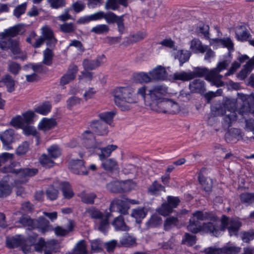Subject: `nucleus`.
I'll list each match as a JSON object with an SVG mask.
<instances>
[{
    "mask_svg": "<svg viewBox=\"0 0 254 254\" xmlns=\"http://www.w3.org/2000/svg\"><path fill=\"white\" fill-rule=\"evenodd\" d=\"M239 198L241 203L246 206L254 205V192H242L239 195Z\"/></svg>",
    "mask_w": 254,
    "mask_h": 254,
    "instance_id": "28",
    "label": "nucleus"
},
{
    "mask_svg": "<svg viewBox=\"0 0 254 254\" xmlns=\"http://www.w3.org/2000/svg\"><path fill=\"white\" fill-rule=\"evenodd\" d=\"M52 109L51 102L49 101H45L34 108V112L43 116L48 115Z\"/></svg>",
    "mask_w": 254,
    "mask_h": 254,
    "instance_id": "17",
    "label": "nucleus"
},
{
    "mask_svg": "<svg viewBox=\"0 0 254 254\" xmlns=\"http://www.w3.org/2000/svg\"><path fill=\"white\" fill-rule=\"evenodd\" d=\"M21 68L20 64L15 62H11L8 65V70L14 75L19 74Z\"/></svg>",
    "mask_w": 254,
    "mask_h": 254,
    "instance_id": "57",
    "label": "nucleus"
},
{
    "mask_svg": "<svg viewBox=\"0 0 254 254\" xmlns=\"http://www.w3.org/2000/svg\"><path fill=\"white\" fill-rule=\"evenodd\" d=\"M82 145L88 149L95 150L99 148L100 143L96 141L94 133L89 130H85L81 135Z\"/></svg>",
    "mask_w": 254,
    "mask_h": 254,
    "instance_id": "7",
    "label": "nucleus"
},
{
    "mask_svg": "<svg viewBox=\"0 0 254 254\" xmlns=\"http://www.w3.org/2000/svg\"><path fill=\"white\" fill-rule=\"evenodd\" d=\"M84 164V161L81 159L72 160L69 162L68 168L74 174L87 175L88 171Z\"/></svg>",
    "mask_w": 254,
    "mask_h": 254,
    "instance_id": "8",
    "label": "nucleus"
},
{
    "mask_svg": "<svg viewBox=\"0 0 254 254\" xmlns=\"http://www.w3.org/2000/svg\"><path fill=\"white\" fill-rule=\"evenodd\" d=\"M203 228L204 231L215 237H217L220 235V231L219 228V226L217 224H214L212 222H208L204 223Z\"/></svg>",
    "mask_w": 254,
    "mask_h": 254,
    "instance_id": "34",
    "label": "nucleus"
},
{
    "mask_svg": "<svg viewBox=\"0 0 254 254\" xmlns=\"http://www.w3.org/2000/svg\"><path fill=\"white\" fill-rule=\"evenodd\" d=\"M207 45H204L198 39H193L191 41L190 48L194 53H204Z\"/></svg>",
    "mask_w": 254,
    "mask_h": 254,
    "instance_id": "25",
    "label": "nucleus"
},
{
    "mask_svg": "<svg viewBox=\"0 0 254 254\" xmlns=\"http://www.w3.org/2000/svg\"><path fill=\"white\" fill-rule=\"evenodd\" d=\"M92 132L97 135H105L108 133V127L106 123H103L101 120L92 121L90 124Z\"/></svg>",
    "mask_w": 254,
    "mask_h": 254,
    "instance_id": "12",
    "label": "nucleus"
},
{
    "mask_svg": "<svg viewBox=\"0 0 254 254\" xmlns=\"http://www.w3.org/2000/svg\"><path fill=\"white\" fill-rule=\"evenodd\" d=\"M235 34L237 39L241 42L247 41L251 36L245 25L238 26Z\"/></svg>",
    "mask_w": 254,
    "mask_h": 254,
    "instance_id": "21",
    "label": "nucleus"
},
{
    "mask_svg": "<svg viewBox=\"0 0 254 254\" xmlns=\"http://www.w3.org/2000/svg\"><path fill=\"white\" fill-rule=\"evenodd\" d=\"M221 45L224 48H226L229 52L234 51V45L230 37L222 38Z\"/></svg>",
    "mask_w": 254,
    "mask_h": 254,
    "instance_id": "62",
    "label": "nucleus"
},
{
    "mask_svg": "<svg viewBox=\"0 0 254 254\" xmlns=\"http://www.w3.org/2000/svg\"><path fill=\"white\" fill-rule=\"evenodd\" d=\"M157 211L160 215L163 216H167L173 211V209L170 206L167 202H165L157 209Z\"/></svg>",
    "mask_w": 254,
    "mask_h": 254,
    "instance_id": "51",
    "label": "nucleus"
},
{
    "mask_svg": "<svg viewBox=\"0 0 254 254\" xmlns=\"http://www.w3.org/2000/svg\"><path fill=\"white\" fill-rule=\"evenodd\" d=\"M52 158L50 156L44 153L40 156L39 161L43 167L51 168L54 166L55 164Z\"/></svg>",
    "mask_w": 254,
    "mask_h": 254,
    "instance_id": "39",
    "label": "nucleus"
},
{
    "mask_svg": "<svg viewBox=\"0 0 254 254\" xmlns=\"http://www.w3.org/2000/svg\"><path fill=\"white\" fill-rule=\"evenodd\" d=\"M102 166L106 171L112 172L119 169L117 162L115 159H106L102 161Z\"/></svg>",
    "mask_w": 254,
    "mask_h": 254,
    "instance_id": "33",
    "label": "nucleus"
},
{
    "mask_svg": "<svg viewBox=\"0 0 254 254\" xmlns=\"http://www.w3.org/2000/svg\"><path fill=\"white\" fill-rule=\"evenodd\" d=\"M173 78L175 80H181L183 81H190L193 79L191 71L187 72L182 71L179 72H175L173 75Z\"/></svg>",
    "mask_w": 254,
    "mask_h": 254,
    "instance_id": "44",
    "label": "nucleus"
},
{
    "mask_svg": "<svg viewBox=\"0 0 254 254\" xmlns=\"http://www.w3.org/2000/svg\"><path fill=\"white\" fill-rule=\"evenodd\" d=\"M211 112L213 116L217 117L224 115L226 111L223 103L218 102L211 105Z\"/></svg>",
    "mask_w": 254,
    "mask_h": 254,
    "instance_id": "29",
    "label": "nucleus"
},
{
    "mask_svg": "<svg viewBox=\"0 0 254 254\" xmlns=\"http://www.w3.org/2000/svg\"><path fill=\"white\" fill-rule=\"evenodd\" d=\"M3 85L6 88L7 91L11 93L15 90V81L9 74H6L3 76Z\"/></svg>",
    "mask_w": 254,
    "mask_h": 254,
    "instance_id": "36",
    "label": "nucleus"
},
{
    "mask_svg": "<svg viewBox=\"0 0 254 254\" xmlns=\"http://www.w3.org/2000/svg\"><path fill=\"white\" fill-rule=\"evenodd\" d=\"M100 145L101 143H100L99 148L97 149H99L101 150V153L99 154V157L101 161H104L108 158L111 155L112 152L115 150L118 147L116 145L113 144L108 145L105 147H101Z\"/></svg>",
    "mask_w": 254,
    "mask_h": 254,
    "instance_id": "22",
    "label": "nucleus"
},
{
    "mask_svg": "<svg viewBox=\"0 0 254 254\" xmlns=\"http://www.w3.org/2000/svg\"><path fill=\"white\" fill-rule=\"evenodd\" d=\"M209 26L203 22H199L196 28V31L201 34L206 39H209Z\"/></svg>",
    "mask_w": 254,
    "mask_h": 254,
    "instance_id": "49",
    "label": "nucleus"
},
{
    "mask_svg": "<svg viewBox=\"0 0 254 254\" xmlns=\"http://www.w3.org/2000/svg\"><path fill=\"white\" fill-rule=\"evenodd\" d=\"M163 188L164 187L155 180L148 188V193L150 195H157Z\"/></svg>",
    "mask_w": 254,
    "mask_h": 254,
    "instance_id": "48",
    "label": "nucleus"
},
{
    "mask_svg": "<svg viewBox=\"0 0 254 254\" xmlns=\"http://www.w3.org/2000/svg\"><path fill=\"white\" fill-rule=\"evenodd\" d=\"M11 192V189L9 185L8 178L3 177L0 181V197H6Z\"/></svg>",
    "mask_w": 254,
    "mask_h": 254,
    "instance_id": "24",
    "label": "nucleus"
},
{
    "mask_svg": "<svg viewBox=\"0 0 254 254\" xmlns=\"http://www.w3.org/2000/svg\"><path fill=\"white\" fill-rule=\"evenodd\" d=\"M53 57L54 54L52 50L49 48H47L43 51V60L42 63L48 66L52 65Z\"/></svg>",
    "mask_w": 254,
    "mask_h": 254,
    "instance_id": "46",
    "label": "nucleus"
},
{
    "mask_svg": "<svg viewBox=\"0 0 254 254\" xmlns=\"http://www.w3.org/2000/svg\"><path fill=\"white\" fill-rule=\"evenodd\" d=\"M78 70L76 65L73 64L69 65L66 73L64 74V85L74 79Z\"/></svg>",
    "mask_w": 254,
    "mask_h": 254,
    "instance_id": "26",
    "label": "nucleus"
},
{
    "mask_svg": "<svg viewBox=\"0 0 254 254\" xmlns=\"http://www.w3.org/2000/svg\"><path fill=\"white\" fill-rule=\"evenodd\" d=\"M98 20V13L97 12L89 15H85L80 17L76 21V23L78 24H86L91 21Z\"/></svg>",
    "mask_w": 254,
    "mask_h": 254,
    "instance_id": "45",
    "label": "nucleus"
},
{
    "mask_svg": "<svg viewBox=\"0 0 254 254\" xmlns=\"http://www.w3.org/2000/svg\"><path fill=\"white\" fill-rule=\"evenodd\" d=\"M59 190L55 189L53 186L49 187L46 190V195L51 200H54L58 197Z\"/></svg>",
    "mask_w": 254,
    "mask_h": 254,
    "instance_id": "58",
    "label": "nucleus"
},
{
    "mask_svg": "<svg viewBox=\"0 0 254 254\" xmlns=\"http://www.w3.org/2000/svg\"><path fill=\"white\" fill-rule=\"evenodd\" d=\"M57 125L55 119L43 118L38 124V128L42 130H49L54 128Z\"/></svg>",
    "mask_w": 254,
    "mask_h": 254,
    "instance_id": "20",
    "label": "nucleus"
},
{
    "mask_svg": "<svg viewBox=\"0 0 254 254\" xmlns=\"http://www.w3.org/2000/svg\"><path fill=\"white\" fill-rule=\"evenodd\" d=\"M98 13V20L104 19L109 24L116 23L117 29L119 34L123 35L125 33L126 27L124 23V15H117L112 11L104 12L103 11H99Z\"/></svg>",
    "mask_w": 254,
    "mask_h": 254,
    "instance_id": "3",
    "label": "nucleus"
},
{
    "mask_svg": "<svg viewBox=\"0 0 254 254\" xmlns=\"http://www.w3.org/2000/svg\"><path fill=\"white\" fill-rule=\"evenodd\" d=\"M100 62L99 60L85 59L83 61V66L85 70H93L99 66Z\"/></svg>",
    "mask_w": 254,
    "mask_h": 254,
    "instance_id": "43",
    "label": "nucleus"
},
{
    "mask_svg": "<svg viewBox=\"0 0 254 254\" xmlns=\"http://www.w3.org/2000/svg\"><path fill=\"white\" fill-rule=\"evenodd\" d=\"M116 114L114 111L104 112L100 113L98 117L103 123H106L107 126H111Z\"/></svg>",
    "mask_w": 254,
    "mask_h": 254,
    "instance_id": "31",
    "label": "nucleus"
},
{
    "mask_svg": "<svg viewBox=\"0 0 254 254\" xmlns=\"http://www.w3.org/2000/svg\"><path fill=\"white\" fill-rule=\"evenodd\" d=\"M207 71V68L197 66L194 68L193 71H191V73L193 79L195 77H202L205 76Z\"/></svg>",
    "mask_w": 254,
    "mask_h": 254,
    "instance_id": "54",
    "label": "nucleus"
},
{
    "mask_svg": "<svg viewBox=\"0 0 254 254\" xmlns=\"http://www.w3.org/2000/svg\"><path fill=\"white\" fill-rule=\"evenodd\" d=\"M190 53L187 51L181 50L178 55V60L180 62V66H182L184 63L188 62L190 58Z\"/></svg>",
    "mask_w": 254,
    "mask_h": 254,
    "instance_id": "60",
    "label": "nucleus"
},
{
    "mask_svg": "<svg viewBox=\"0 0 254 254\" xmlns=\"http://www.w3.org/2000/svg\"><path fill=\"white\" fill-rule=\"evenodd\" d=\"M147 212V210L144 207H138L132 210L131 216L135 219L137 223L139 224L146 216Z\"/></svg>",
    "mask_w": 254,
    "mask_h": 254,
    "instance_id": "23",
    "label": "nucleus"
},
{
    "mask_svg": "<svg viewBox=\"0 0 254 254\" xmlns=\"http://www.w3.org/2000/svg\"><path fill=\"white\" fill-rule=\"evenodd\" d=\"M128 204L124 199L115 198L110 203L109 210L111 212H118L120 215H125L128 214Z\"/></svg>",
    "mask_w": 254,
    "mask_h": 254,
    "instance_id": "6",
    "label": "nucleus"
},
{
    "mask_svg": "<svg viewBox=\"0 0 254 254\" xmlns=\"http://www.w3.org/2000/svg\"><path fill=\"white\" fill-rule=\"evenodd\" d=\"M133 79L137 83H143L151 82L150 75L145 72H139L133 74Z\"/></svg>",
    "mask_w": 254,
    "mask_h": 254,
    "instance_id": "32",
    "label": "nucleus"
},
{
    "mask_svg": "<svg viewBox=\"0 0 254 254\" xmlns=\"http://www.w3.org/2000/svg\"><path fill=\"white\" fill-rule=\"evenodd\" d=\"M35 116V112L31 110L27 111L22 114V119L25 125H30L34 122V118Z\"/></svg>",
    "mask_w": 254,
    "mask_h": 254,
    "instance_id": "52",
    "label": "nucleus"
},
{
    "mask_svg": "<svg viewBox=\"0 0 254 254\" xmlns=\"http://www.w3.org/2000/svg\"><path fill=\"white\" fill-rule=\"evenodd\" d=\"M221 250L224 254H238L240 249L237 247L230 246L223 247Z\"/></svg>",
    "mask_w": 254,
    "mask_h": 254,
    "instance_id": "64",
    "label": "nucleus"
},
{
    "mask_svg": "<svg viewBox=\"0 0 254 254\" xmlns=\"http://www.w3.org/2000/svg\"><path fill=\"white\" fill-rule=\"evenodd\" d=\"M241 238L244 242L249 243L254 239V230L252 229L242 232L241 233Z\"/></svg>",
    "mask_w": 254,
    "mask_h": 254,
    "instance_id": "56",
    "label": "nucleus"
},
{
    "mask_svg": "<svg viewBox=\"0 0 254 254\" xmlns=\"http://www.w3.org/2000/svg\"><path fill=\"white\" fill-rule=\"evenodd\" d=\"M226 111L230 113L226 115L222 121V126L224 128H229L232 126V123L237 119V101L235 99H226L223 103Z\"/></svg>",
    "mask_w": 254,
    "mask_h": 254,
    "instance_id": "4",
    "label": "nucleus"
},
{
    "mask_svg": "<svg viewBox=\"0 0 254 254\" xmlns=\"http://www.w3.org/2000/svg\"><path fill=\"white\" fill-rule=\"evenodd\" d=\"M120 5L127 7L128 6V0H107L105 8L115 11L119 9Z\"/></svg>",
    "mask_w": 254,
    "mask_h": 254,
    "instance_id": "16",
    "label": "nucleus"
},
{
    "mask_svg": "<svg viewBox=\"0 0 254 254\" xmlns=\"http://www.w3.org/2000/svg\"><path fill=\"white\" fill-rule=\"evenodd\" d=\"M48 155L53 159L59 157L62 154V150L58 145L53 144L47 149Z\"/></svg>",
    "mask_w": 254,
    "mask_h": 254,
    "instance_id": "50",
    "label": "nucleus"
},
{
    "mask_svg": "<svg viewBox=\"0 0 254 254\" xmlns=\"http://www.w3.org/2000/svg\"><path fill=\"white\" fill-rule=\"evenodd\" d=\"M26 241L24 237L20 235H15L6 238V246L10 249L25 246Z\"/></svg>",
    "mask_w": 254,
    "mask_h": 254,
    "instance_id": "14",
    "label": "nucleus"
},
{
    "mask_svg": "<svg viewBox=\"0 0 254 254\" xmlns=\"http://www.w3.org/2000/svg\"><path fill=\"white\" fill-rule=\"evenodd\" d=\"M179 223V219L177 217L170 216L166 218L164 223V229L165 231L170 230L172 228L176 226Z\"/></svg>",
    "mask_w": 254,
    "mask_h": 254,
    "instance_id": "47",
    "label": "nucleus"
},
{
    "mask_svg": "<svg viewBox=\"0 0 254 254\" xmlns=\"http://www.w3.org/2000/svg\"><path fill=\"white\" fill-rule=\"evenodd\" d=\"M21 26L20 24L16 25L6 29L2 34V37H14L17 36L21 30Z\"/></svg>",
    "mask_w": 254,
    "mask_h": 254,
    "instance_id": "38",
    "label": "nucleus"
},
{
    "mask_svg": "<svg viewBox=\"0 0 254 254\" xmlns=\"http://www.w3.org/2000/svg\"><path fill=\"white\" fill-rule=\"evenodd\" d=\"M0 139L4 149L6 150L12 149V144L15 141L14 130L13 129L9 128L0 132Z\"/></svg>",
    "mask_w": 254,
    "mask_h": 254,
    "instance_id": "9",
    "label": "nucleus"
},
{
    "mask_svg": "<svg viewBox=\"0 0 254 254\" xmlns=\"http://www.w3.org/2000/svg\"><path fill=\"white\" fill-rule=\"evenodd\" d=\"M79 196L83 203L87 204H93L95 202V199L97 197V195L93 192L90 193L82 192L79 195Z\"/></svg>",
    "mask_w": 254,
    "mask_h": 254,
    "instance_id": "37",
    "label": "nucleus"
},
{
    "mask_svg": "<svg viewBox=\"0 0 254 254\" xmlns=\"http://www.w3.org/2000/svg\"><path fill=\"white\" fill-rule=\"evenodd\" d=\"M109 30V27L107 25L103 24H98L93 27L91 31L97 34H103L108 33Z\"/></svg>",
    "mask_w": 254,
    "mask_h": 254,
    "instance_id": "53",
    "label": "nucleus"
},
{
    "mask_svg": "<svg viewBox=\"0 0 254 254\" xmlns=\"http://www.w3.org/2000/svg\"><path fill=\"white\" fill-rule=\"evenodd\" d=\"M167 93V88L162 85L155 86L152 90L149 91V95L147 101L153 102L164 98L163 96Z\"/></svg>",
    "mask_w": 254,
    "mask_h": 254,
    "instance_id": "10",
    "label": "nucleus"
},
{
    "mask_svg": "<svg viewBox=\"0 0 254 254\" xmlns=\"http://www.w3.org/2000/svg\"><path fill=\"white\" fill-rule=\"evenodd\" d=\"M226 137L230 141L236 142L242 138V135L241 130L236 128H233L230 129L226 134Z\"/></svg>",
    "mask_w": 254,
    "mask_h": 254,
    "instance_id": "35",
    "label": "nucleus"
},
{
    "mask_svg": "<svg viewBox=\"0 0 254 254\" xmlns=\"http://www.w3.org/2000/svg\"><path fill=\"white\" fill-rule=\"evenodd\" d=\"M148 73L150 75L151 81H163L167 78L168 76L166 69L161 65H157Z\"/></svg>",
    "mask_w": 254,
    "mask_h": 254,
    "instance_id": "15",
    "label": "nucleus"
},
{
    "mask_svg": "<svg viewBox=\"0 0 254 254\" xmlns=\"http://www.w3.org/2000/svg\"><path fill=\"white\" fill-rule=\"evenodd\" d=\"M123 215H120L114 218L112 225L116 231H128L129 227L126 224Z\"/></svg>",
    "mask_w": 254,
    "mask_h": 254,
    "instance_id": "18",
    "label": "nucleus"
},
{
    "mask_svg": "<svg viewBox=\"0 0 254 254\" xmlns=\"http://www.w3.org/2000/svg\"><path fill=\"white\" fill-rule=\"evenodd\" d=\"M189 222L190 223L187 227L188 231L196 234L201 230V226L200 222L196 220L194 218H190Z\"/></svg>",
    "mask_w": 254,
    "mask_h": 254,
    "instance_id": "41",
    "label": "nucleus"
},
{
    "mask_svg": "<svg viewBox=\"0 0 254 254\" xmlns=\"http://www.w3.org/2000/svg\"><path fill=\"white\" fill-rule=\"evenodd\" d=\"M147 101L149 107L152 111L159 113L174 114V109L178 107V103L171 99L162 98L153 102Z\"/></svg>",
    "mask_w": 254,
    "mask_h": 254,
    "instance_id": "2",
    "label": "nucleus"
},
{
    "mask_svg": "<svg viewBox=\"0 0 254 254\" xmlns=\"http://www.w3.org/2000/svg\"><path fill=\"white\" fill-rule=\"evenodd\" d=\"M37 168H23L17 169V176L21 178L32 177L36 175L38 173Z\"/></svg>",
    "mask_w": 254,
    "mask_h": 254,
    "instance_id": "27",
    "label": "nucleus"
},
{
    "mask_svg": "<svg viewBox=\"0 0 254 254\" xmlns=\"http://www.w3.org/2000/svg\"><path fill=\"white\" fill-rule=\"evenodd\" d=\"M107 189L113 193H123L131 190L129 181H113L106 185Z\"/></svg>",
    "mask_w": 254,
    "mask_h": 254,
    "instance_id": "5",
    "label": "nucleus"
},
{
    "mask_svg": "<svg viewBox=\"0 0 254 254\" xmlns=\"http://www.w3.org/2000/svg\"><path fill=\"white\" fill-rule=\"evenodd\" d=\"M112 93L116 105L123 111L130 109L129 106L126 103H135L138 101L134 89L129 86L116 87Z\"/></svg>",
    "mask_w": 254,
    "mask_h": 254,
    "instance_id": "1",
    "label": "nucleus"
},
{
    "mask_svg": "<svg viewBox=\"0 0 254 254\" xmlns=\"http://www.w3.org/2000/svg\"><path fill=\"white\" fill-rule=\"evenodd\" d=\"M189 89L192 93L203 94L206 90L205 83L200 79H194L190 83Z\"/></svg>",
    "mask_w": 254,
    "mask_h": 254,
    "instance_id": "19",
    "label": "nucleus"
},
{
    "mask_svg": "<svg viewBox=\"0 0 254 254\" xmlns=\"http://www.w3.org/2000/svg\"><path fill=\"white\" fill-rule=\"evenodd\" d=\"M27 4L24 2L17 6L13 10V14L17 18H19L25 12Z\"/></svg>",
    "mask_w": 254,
    "mask_h": 254,
    "instance_id": "61",
    "label": "nucleus"
},
{
    "mask_svg": "<svg viewBox=\"0 0 254 254\" xmlns=\"http://www.w3.org/2000/svg\"><path fill=\"white\" fill-rule=\"evenodd\" d=\"M35 225L34 230L37 229L39 232L43 234L54 230V227L50 224L49 220L43 216L35 219Z\"/></svg>",
    "mask_w": 254,
    "mask_h": 254,
    "instance_id": "13",
    "label": "nucleus"
},
{
    "mask_svg": "<svg viewBox=\"0 0 254 254\" xmlns=\"http://www.w3.org/2000/svg\"><path fill=\"white\" fill-rule=\"evenodd\" d=\"M162 223V218L157 214H153L146 222V226L148 228H156L160 225Z\"/></svg>",
    "mask_w": 254,
    "mask_h": 254,
    "instance_id": "40",
    "label": "nucleus"
},
{
    "mask_svg": "<svg viewBox=\"0 0 254 254\" xmlns=\"http://www.w3.org/2000/svg\"><path fill=\"white\" fill-rule=\"evenodd\" d=\"M86 212L94 219H101L104 216L103 213L95 206H91L86 209Z\"/></svg>",
    "mask_w": 254,
    "mask_h": 254,
    "instance_id": "42",
    "label": "nucleus"
},
{
    "mask_svg": "<svg viewBox=\"0 0 254 254\" xmlns=\"http://www.w3.org/2000/svg\"><path fill=\"white\" fill-rule=\"evenodd\" d=\"M35 219H32L30 216L26 215H22L19 218L18 222L24 227H27L29 230H34Z\"/></svg>",
    "mask_w": 254,
    "mask_h": 254,
    "instance_id": "30",
    "label": "nucleus"
},
{
    "mask_svg": "<svg viewBox=\"0 0 254 254\" xmlns=\"http://www.w3.org/2000/svg\"><path fill=\"white\" fill-rule=\"evenodd\" d=\"M74 195L73 189L68 182L64 181V199H70Z\"/></svg>",
    "mask_w": 254,
    "mask_h": 254,
    "instance_id": "63",
    "label": "nucleus"
},
{
    "mask_svg": "<svg viewBox=\"0 0 254 254\" xmlns=\"http://www.w3.org/2000/svg\"><path fill=\"white\" fill-rule=\"evenodd\" d=\"M198 181L201 189L205 192V196L208 197L212 190L213 182L210 178L203 175L201 171L198 174Z\"/></svg>",
    "mask_w": 254,
    "mask_h": 254,
    "instance_id": "11",
    "label": "nucleus"
},
{
    "mask_svg": "<svg viewBox=\"0 0 254 254\" xmlns=\"http://www.w3.org/2000/svg\"><path fill=\"white\" fill-rule=\"evenodd\" d=\"M135 239L130 236H125L120 241V244L123 246L128 247L133 245L135 243Z\"/></svg>",
    "mask_w": 254,
    "mask_h": 254,
    "instance_id": "59",
    "label": "nucleus"
},
{
    "mask_svg": "<svg viewBox=\"0 0 254 254\" xmlns=\"http://www.w3.org/2000/svg\"><path fill=\"white\" fill-rule=\"evenodd\" d=\"M29 149V143L28 141L22 142L16 150V153L18 155H25Z\"/></svg>",
    "mask_w": 254,
    "mask_h": 254,
    "instance_id": "55",
    "label": "nucleus"
}]
</instances>
